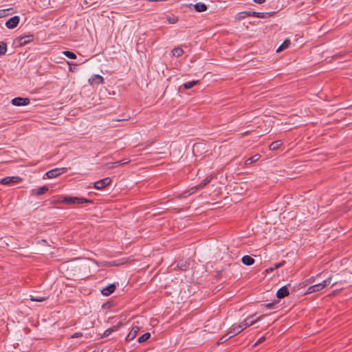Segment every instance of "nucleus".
Returning <instances> with one entry per match:
<instances>
[{"label": "nucleus", "instance_id": "1", "mask_svg": "<svg viewBox=\"0 0 352 352\" xmlns=\"http://www.w3.org/2000/svg\"><path fill=\"white\" fill-rule=\"evenodd\" d=\"M62 202L67 204H91L92 203V201L83 197H65L62 200Z\"/></svg>", "mask_w": 352, "mask_h": 352}, {"label": "nucleus", "instance_id": "2", "mask_svg": "<svg viewBox=\"0 0 352 352\" xmlns=\"http://www.w3.org/2000/svg\"><path fill=\"white\" fill-rule=\"evenodd\" d=\"M331 282V276L329 277L326 280H324L322 283L316 284L311 286H309L307 288V294H311L314 292H319L324 289L326 286L329 285Z\"/></svg>", "mask_w": 352, "mask_h": 352}, {"label": "nucleus", "instance_id": "3", "mask_svg": "<svg viewBox=\"0 0 352 352\" xmlns=\"http://www.w3.org/2000/svg\"><path fill=\"white\" fill-rule=\"evenodd\" d=\"M254 316H255V314H253L252 316H248L242 322H241L239 324V325L241 327V329H243V331L244 329H245L247 327L254 324L256 322L259 321L261 319V318H262V316H260V317H258L255 320H250V318H253Z\"/></svg>", "mask_w": 352, "mask_h": 352}, {"label": "nucleus", "instance_id": "4", "mask_svg": "<svg viewBox=\"0 0 352 352\" xmlns=\"http://www.w3.org/2000/svg\"><path fill=\"white\" fill-rule=\"evenodd\" d=\"M111 183V179L110 177H105L100 180H98L94 183V188L97 190H102L106 186L110 185Z\"/></svg>", "mask_w": 352, "mask_h": 352}, {"label": "nucleus", "instance_id": "5", "mask_svg": "<svg viewBox=\"0 0 352 352\" xmlns=\"http://www.w3.org/2000/svg\"><path fill=\"white\" fill-rule=\"evenodd\" d=\"M67 170V168H54V169L47 171L45 175L47 177V178H50V179L55 178V177L60 175L61 174L66 173Z\"/></svg>", "mask_w": 352, "mask_h": 352}, {"label": "nucleus", "instance_id": "6", "mask_svg": "<svg viewBox=\"0 0 352 352\" xmlns=\"http://www.w3.org/2000/svg\"><path fill=\"white\" fill-rule=\"evenodd\" d=\"M30 102V100L28 98H21L17 97L14 98L11 100V103L14 106H25L29 104Z\"/></svg>", "mask_w": 352, "mask_h": 352}, {"label": "nucleus", "instance_id": "7", "mask_svg": "<svg viewBox=\"0 0 352 352\" xmlns=\"http://www.w3.org/2000/svg\"><path fill=\"white\" fill-rule=\"evenodd\" d=\"M20 21V17L19 16H14L11 18H10L6 22V26L8 29H14L16 28L19 23Z\"/></svg>", "mask_w": 352, "mask_h": 352}, {"label": "nucleus", "instance_id": "8", "mask_svg": "<svg viewBox=\"0 0 352 352\" xmlns=\"http://www.w3.org/2000/svg\"><path fill=\"white\" fill-rule=\"evenodd\" d=\"M212 179V176H208L204 179H203L200 184H199L197 186H196L194 188H191L192 193L195 192L197 190H201L204 188L210 182Z\"/></svg>", "mask_w": 352, "mask_h": 352}, {"label": "nucleus", "instance_id": "9", "mask_svg": "<svg viewBox=\"0 0 352 352\" xmlns=\"http://www.w3.org/2000/svg\"><path fill=\"white\" fill-rule=\"evenodd\" d=\"M140 331V327L138 325H133L129 331V334L126 337V341L130 342L133 340L138 335Z\"/></svg>", "mask_w": 352, "mask_h": 352}, {"label": "nucleus", "instance_id": "10", "mask_svg": "<svg viewBox=\"0 0 352 352\" xmlns=\"http://www.w3.org/2000/svg\"><path fill=\"white\" fill-rule=\"evenodd\" d=\"M89 82L91 85H98L104 83V78L98 74L93 75L89 79Z\"/></svg>", "mask_w": 352, "mask_h": 352}, {"label": "nucleus", "instance_id": "11", "mask_svg": "<svg viewBox=\"0 0 352 352\" xmlns=\"http://www.w3.org/2000/svg\"><path fill=\"white\" fill-rule=\"evenodd\" d=\"M242 331L243 329L239 324H234L230 327L229 331L227 333L229 335V338H232L240 333Z\"/></svg>", "mask_w": 352, "mask_h": 352}, {"label": "nucleus", "instance_id": "12", "mask_svg": "<svg viewBox=\"0 0 352 352\" xmlns=\"http://www.w3.org/2000/svg\"><path fill=\"white\" fill-rule=\"evenodd\" d=\"M19 177H6L1 179L0 184L3 185H8L12 183H16L20 181Z\"/></svg>", "mask_w": 352, "mask_h": 352}, {"label": "nucleus", "instance_id": "13", "mask_svg": "<svg viewBox=\"0 0 352 352\" xmlns=\"http://www.w3.org/2000/svg\"><path fill=\"white\" fill-rule=\"evenodd\" d=\"M34 36L32 34H28L23 36H20L18 38L19 43L21 46H23L33 41Z\"/></svg>", "mask_w": 352, "mask_h": 352}, {"label": "nucleus", "instance_id": "14", "mask_svg": "<svg viewBox=\"0 0 352 352\" xmlns=\"http://www.w3.org/2000/svg\"><path fill=\"white\" fill-rule=\"evenodd\" d=\"M49 190V188L47 186H43L38 188L32 189L31 191V195L34 196H39L46 193Z\"/></svg>", "mask_w": 352, "mask_h": 352}, {"label": "nucleus", "instance_id": "15", "mask_svg": "<svg viewBox=\"0 0 352 352\" xmlns=\"http://www.w3.org/2000/svg\"><path fill=\"white\" fill-rule=\"evenodd\" d=\"M116 286L115 284H111L108 286H107L106 287L103 288L102 290H101V293L104 295V296H109L110 294H111L116 289Z\"/></svg>", "mask_w": 352, "mask_h": 352}, {"label": "nucleus", "instance_id": "16", "mask_svg": "<svg viewBox=\"0 0 352 352\" xmlns=\"http://www.w3.org/2000/svg\"><path fill=\"white\" fill-rule=\"evenodd\" d=\"M289 294V289H288L287 287L283 286L278 290V292L276 293V296L278 298H283L285 296H288Z\"/></svg>", "mask_w": 352, "mask_h": 352}, {"label": "nucleus", "instance_id": "17", "mask_svg": "<svg viewBox=\"0 0 352 352\" xmlns=\"http://www.w3.org/2000/svg\"><path fill=\"white\" fill-rule=\"evenodd\" d=\"M241 262L245 265H252L254 263V259L248 255H245L242 257Z\"/></svg>", "mask_w": 352, "mask_h": 352}, {"label": "nucleus", "instance_id": "18", "mask_svg": "<svg viewBox=\"0 0 352 352\" xmlns=\"http://www.w3.org/2000/svg\"><path fill=\"white\" fill-rule=\"evenodd\" d=\"M195 10L198 12H202L207 10V6L204 3H197L194 5Z\"/></svg>", "mask_w": 352, "mask_h": 352}, {"label": "nucleus", "instance_id": "19", "mask_svg": "<svg viewBox=\"0 0 352 352\" xmlns=\"http://www.w3.org/2000/svg\"><path fill=\"white\" fill-rule=\"evenodd\" d=\"M120 327V324L113 326L111 328H109L107 329L102 334V338H105L109 336L110 334H111L113 332L117 331Z\"/></svg>", "mask_w": 352, "mask_h": 352}, {"label": "nucleus", "instance_id": "20", "mask_svg": "<svg viewBox=\"0 0 352 352\" xmlns=\"http://www.w3.org/2000/svg\"><path fill=\"white\" fill-rule=\"evenodd\" d=\"M282 145H283L282 140H277V141H274V142H272L270 144L269 148L272 151H275V150H277L278 148H279Z\"/></svg>", "mask_w": 352, "mask_h": 352}, {"label": "nucleus", "instance_id": "21", "mask_svg": "<svg viewBox=\"0 0 352 352\" xmlns=\"http://www.w3.org/2000/svg\"><path fill=\"white\" fill-rule=\"evenodd\" d=\"M260 158H261V155L259 154H256V155H253L252 157L248 158L245 160V163L246 165H249L254 162H257Z\"/></svg>", "mask_w": 352, "mask_h": 352}, {"label": "nucleus", "instance_id": "22", "mask_svg": "<svg viewBox=\"0 0 352 352\" xmlns=\"http://www.w3.org/2000/svg\"><path fill=\"white\" fill-rule=\"evenodd\" d=\"M198 82H199L198 80H192V81L187 82L183 85V87L185 89H190L192 87H193L194 86H195L196 85H197Z\"/></svg>", "mask_w": 352, "mask_h": 352}, {"label": "nucleus", "instance_id": "23", "mask_svg": "<svg viewBox=\"0 0 352 352\" xmlns=\"http://www.w3.org/2000/svg\"><path fill=\"white\" fill-rule=\"evenodd\" d=\"M189 266V263L187 261L180 260L177 263V267L182 270H186Z\"/></svg>", "mask_w": 352, "mask_h": 352}, {"label": "nucleus", "instance_id": "24", "mask_svg": "<svg viewBox=\"0 0 352 352\" xmlns=\"http://www.w3.org/2000/svg\"><path fill=\"white\" fill-rule=\"evenodd\" d=\"M150 337H151L150 333L146 332L138 338V342L139 343H143V342L147 341L150 338Z\"/></svg>", "mask_w": 352, "mask_h": 352}, {"label": "nucleus", "instance_id": "25", "mask_svg": "<svg viewBox=\"0 0 352 352\" xmlns=\"http://www.w3.org/2000/svg\"><path fill=\"white\" fill-rule=\"evenodd\" d=\"M290 45L289 40H285L277 49L276 52H280L285 49H287Z\"/></svg>", "mask_w": 352, "mask_h": 352}, {"label": "nucleus", "instance_id": "26", "mask_svg": "<svg viewBox=\"0 0 352 352\" xmlns=\"http://www.w3.org/2000/svg\"><path fill=\"white\" fill-rule=\"evenodd\" d=\"M47 298H48V296H30V300L35 301V302H43L44 300H47Z\"/></svg>", "mask_w": 352, "mask_h": 352}, {"label": "nucleus", "instance_id": "27", "mask_svg": "<svg viewBox=\"0 0 352 352\" xmlns=\"http://www.w3.org/2000/svg\"><path fill=\"white\" fill-rule=\"evenodd\" d=\"M7 52V44L5 42H0V56L4 55Z\"/></svg>", "mask_w": 352, "mask_h": 352}, {"label": "nucleus", "instance_id": "28", "mask_svg": "<svg viewBox=\"0 0 352 352\" xmlns=\"http://www.w3.org/2000/svg\"><path fill=\"white\" fill-rule=\"evenodd\" d=\"M63 54L65 55L66 57L70 59H75L76 58V55L71 52V51H63Z\"/></svg>", "mask_w": 352, "mask_h": 352}, {"label": "nucleus", "instance_id": "29", "mask_svg": "<svg viewBox=\"0 0 352 352\" xmlns=\"http://www.w3.org/2000/svg\"><path fill=\"white\" fill-rule=\"evenodd\" d=\"M231 338H229V335H228V333H226V335L221 336L219 340H218V342H217V344L219 345V344H221L224 342H226V341H228L229 339H230Z\"/></svg>", "mask_w": 352, "mask_h": 352}, {"label": "nucleus", "instance_id": "30", "mask_svg": "<svg viewBox=\"0 0 352 352\" xmlns=\"http://www.w3.org/2000/svg\"><path fill=\"white\" fill-rule=\"evenodd\" d=\"M183 54V50L179 47H176L173 50V55L176 57L180 56Z\"/></svg>", "mask_w": 352, "mask_h": 352}, {"label": "nucleus", "instance_id": "31", "mask_svg": "<svg viewBox=\"0 0 352 352\" xmlns=\"http://www.w3.org/2000/svg\"><path fill=\"white\" fill-rule=\"evenodd\" d=\"M119 163L118 162H109V163H107L106 164V168H108V169H112V168H114L116 167H117L118 166H119Z\"/></svg>", "mask_w": 352, "mask_h": 352}, {"label": "nucleus", "instance_id": "32", "mask_svg": "<svg viewBox=\"0 0 352 352\" xmlns=\"http://www.w3.org/2000/svg\"><path fill=\"white\" fill-rule=\"evenodd\" d=\"M239 14L247 16H255L256 12H251V11H249V12H241L239 13Z\"/></svg>", "mask_w": 352, "mask_h": 352}, {"label": "nucleus", "instance_id": "33", "mask_svg": "<svg viewBox=\"0 0 352 352\" xmlns=\"http://www.w3.org/2000/svg\"><path fill=\"white\" fill-rule=\"evenodd\" d=\"M264 306L267 309H274L275 306H276V302H270V303L265 304Z\"/></svg>", "mask_w": 352, "mask_h": 352}, {"label": "nucleus", "instance_id": "34", "mask_svg": "<svg viewBox=\"0 0 352 352\" xmlns=\"http://www.w3.org/2000/svg\"><path fill=\"white\" fill-rule=\"evenodd\" d=\"M12 8H8L6 10H0V18L5 16L6 14V12L10 10H12Z\"/></svg>", "mask_w": 352, "mask_h": 352}, {"label": "nucleus", "instance_id": "35", "mask_svg": "<svg viewBox=\"0 0 352 352\" xmlns=\"http://www.w3.org/2000/svg\"><path fill=\"white\" fill-rule=\"evenodd\" d=\"M266 14H267V13H265V12H256L255 16L258 17V18H265Z\"/></svg>", "mask_w": 352, "mask_h": 352}, {"label": "nucleus", "instance_id": "36", "mask_svg": "<svg viewBox=\"0 0 352 352\" xmlns=\"http://www.w3.org/2000/svg\"><path fill=\"white\" fill-rule=\"evenodd\" d=\"M82 333L81 332H76L75 333H74L73 335L71 336V338H80V337H82Z\"/></svg>", "mask_w": 352, "mask_h": 352}, {"label": "nucleus", "instance_id": "37", "mask_svg": "<svg viewBox=\"0 0 352 352\" xmlns=\"http://www.w3.org/2000/svg\"><path fill=\"white\" fill-rule=\"evenodd\" d=\"M285 264V261H282V262H280V263H277V264H275V265H274V269H278V268H279V267H283Z\"/></svg>", "mask_w": 352, "mask_h": 352}, {"label": "nucleus", "instance_id": "38", "mask_svg": "<svg viewBox=\"0 0 352 352\" xmlns=\"http://www.w3.org/2000/svg\"><path fill=\"white\" fill-rule=\"evenodd\" d=\"M214 320H209L207 321V324L205 326L206 328H208V330H210V326H211L212 324H214Z\"/></svg>", "mask_w": 352, "mask_h": 352}, {"label": "nucleus", "instance_id": "39", "mask_svg": "<svg viewBox=\"0 0 352 352\" xmlns=\"http://www.w3.org/2000/svg\"><path fill=\"white\" fill-rule=\"evenodd\" d=\"M266 340V338L265 336H263L261 337V338H259L257 342L254 344V346H256L261 343H262L263 342H264L265 340Z\"/></svg>", "mask_w": 352, "mask_h": 352}, {"label": "nucleus", "instance_id": "40", "mask_svg": "<svg viewBox=\"0 0 352 352\" xmlns=\"http://www.w3.org/2000/svg\"><path fill=\"white\" fill-rule=\"evenodd\" d=\"M118 162H120L119 165H124V164L129 163L130 162V160H128L127 159H124V160H120Z\"/></svg>", "mask_w": 352, "mask_h": 352}, {"label": "nucleus", "instance_id": "41", "mask_svg": "<svg viewBox=\"0 0 352 352\" xmlns=\"http://www.w3.org/2000/svg\"><path fill=\"white\" fill-rule=\"evenodd\" d=\"M254 1L255 3H259V4H262V3L265 2V0H254Z\"/></svg>", "mask_w": 352, "mask_h": 352}, {"label": "nucleus", "instance_id": "42", "mask_svg": "<svg viewBox=\"0 0 352 352\" xmlns=\"http://www.w3.org/2000/svg\"><path fill=\"white\" fill-rule=\"evenodd\" d=\"M275 270V269H274V267H270V268L267 269V270H266V272H267V273H270V272H273V270Z\"/></svg>", "mask_w": 352, "mask_h": 352}, {"label": "nucleus", "instance_id": "43", "mask_svg": "<svg viewBox=\"0 0 352 352\" xmlns=\"http://www.w3.org/2000/svg\"><path fill=\"white\" fill-rule=\"evenodd\" d=\"M221 329V324L219 323L218 327L216 328V329L212 330V331L213 333H215L217 331Z\"/></svg>", "mask_w": 352, "mask_h": 352}, {"label": "nucleus", "instance_id": "44", "mask_svg": "<svg viewBox=\"0 0 352 352\" xmlns=\"http://www.w3.org/2000/svg\"><path fill=\"white\" fill-rule=\"evenodd\" d=\"M238 16H238V19H244V18H245V17L247 16H244V15H241V14H238Z\"/></svg>", "mask_w": 352, "mask_h": 352}, {"label": "nucleus", "instance_id": "45", "mask_svg": "<svg viewBox=\"0 0 352 352\" xmlns=\"http://www.w3.org/2000/svg\"><path fill=\"white\" fill-rule=\"evenodd\" d=\"M341 56H342L341 54H335V55L333 56V57H334L335 58H338L341 57Z\"/></svg>", "mask_w": 352, "mask_h": 352}, {"label": "nucleus", "instance_id": "46", "mask_svg": "<svg viewBox=\"0 0 352 352\" xmlns=\"http://www.w3.org/2000/svg\"><path fill=\"white\" fill-rule=\"evenodd\" d=\"M104 306H107V307H109V305H107V304H104V305L103 307H104Z\"/></svg>", "mask_w": 352, "mask_h": 352}, {"label": "nucleus", "instance_id": "47", "mask_svg": "<svg viewBox=\"0 0 352 352\" xmlns=\"http://www.w3.org/2000/svg\"><path fill=\"white\" fill-rule=\"evenodd\" d=\"M104 306H107V307H109V305H107V304H104V305L103 307H104Z\"/></svg>", "mask_w": 352, "mask_h": 352}]
</instances>
